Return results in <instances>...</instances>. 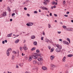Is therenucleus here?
Returning <instances> with one entry per match:
<instances>
[{
  "label": "nucleus",
  "instance_id": "obj_46",
  "mask_svg": "<svg viewBox=\"0 0 73 73\" xmlns=\"http://www.w3.org/2000/svg\"><path fill=\"white\" fill-rule=\"evenodd\" d=\"M43 38H44V37H42L41 38V40H43Z\"/></svg>",
  "mask_w": 73,
  "mask_h": 73
},
{
  "label": "nucleus",
  "instance_id": "obj_34",
  "mask_svg": "<svg viewBox=\"0 0 73 73\" xmlns=\"http://www.w3.org/2000/svg\"><path fill=\"white\" fill-rule=\"evenodd\" d=\"M29 24H30V26H32V25H33V23H30Z\"/></svg>",
  "mask_w": 73,
  "mask_h": 73
},
{
  "label": "nucleus",
  "instance_id": "obj_3",
  "mask_svg": "<svg viewBox=\"0 0 73 73\" xmlns=\"http://www.w3.org/2000/svg\"><path fill=\"white\" fill-rule=\"evenodd\" d=\"M40 8L42 9V10H46V11H48V8L46 7H44L42 6H41L40 7Z\"/></svg>",
  "mask_w": 73,
  "mask_h": 73
},
{
  "label": "nucleus",
  "instance_id": "obj_37",
  "mask_svg": "<svg viewBox=\"0 0 73 73\" xmlns=\"http://www.w3.org/2000/svg\"><path fill=\"white\" fill-rule=\"evenodd\" d=\"M34 13H37V11H35L34 12Z\"/></svg>",
  "mask_w": 73,
  "mask_h": 73
},
{
  "label": "nucleus",
  "instance_id": "obj_17",
  "mask_svg": "<svg viewBox=\"0 0 73 73\" xmlns=\"http://www.w3.org/2000/svg\"><path fill=\"white\" fill-rule=\"evenodd\" d=\"M37 42L36 41H35L34 42L33 44L34 45H37Z\"/></svg>",
  "mask_w": 73,
  "mask_h": 73
},
{
  "label": "nucleus",
  "instance_id": "obj_16",
  "mask_svg": "<svg viewBox=\"0 0 73 73\" xmlns=\"http://www.w3.org/2000/svg\"><path fill=\"white\" fill-rule=\"evenodd\" d=\"M12 35V33L9 34L7 35V37H11V36Z\"/></svg>",
  "mask_w": 73,
  "mask_h": 73
},
{
  "label": "nucleus",
  "instance_id": "obj_2",
  "mask_svg": "<svg viewBox=\"0 0 73 73\" xmlns=\"http://www.w3.org/2000/svg\"><path fill=\"white\" fill-rule=\"evenodd\" d=\"M11 50V48H9L7 50V51H6V53L7 56H9V50Z\"/></svg>",
  "mask_w": 73,
  "mask_h": 73
},
{
  "label": "nucleus",
  "instance_id": "obj_58",
  "mask_svg": "<svg viewBox=\"0 0 73 73\" xmlns=\"http://www.w3.org/2000/svg\"><path fill=\"white\" fill-rule=\"evenodd\" d=\"M53 7L54 8H56V6H54Z\"/></svg>",
  "mask_w": 73,
  "mask_h": 73
},
{
  "label": "nucleus",
  "instance_id": "obj_56",
  "mask_svg": "<svg viewBox=\"0 0 73 73\" xmlns=\"http://www.w3.org/2000/svg\"><path fill=\"white\" fill-rule=\"evenodd\" d=\"M59 41H62V39H59Z\"/></svg>",
  "mask_w": 73,
  "mask_h": 73
},
{
  "label": "nucleus",
  "instance_id": "obj_61",
  "mask_svg": "<svg viewBox=\"0 0 73 73\" xmlns=\"http://www.w3.org/2000/svg\"><path fill=\"white\" fill-rule=\"evenodd\" d=\"M53 6H52L51 7V9H53Z\"/></svg>",
  "mask_w": 73,
  "mask_h": 73
},
{
  "label": "nucleus",
  "instance_id": "obj_14",
  "mask_svg": "<svg viewBox=\"0 0 73 73\" xmlns=\"http://www.w3.org/2000/svg\"><path fill=\"white\" fill-rule=\"evenodd\" d=\"M23 63H21L19 64V65L20 66H23Z\"/></svg>",
  "mask_w": 73,
  "mask_h": 73
},
{
  "label": "nucleus",
  "instance_id": "obj_25",
  "mask_svg": "<svg viewBox=\"0 0 73 73\" xmlns=\"http://www.w3.org/2000/svg\"><path fill=\"white\" fill-rule=\"evenodd\" d=\"M67 41L69 42L70 44V39H69V38H67Z\"/></svg>",
  "mask_w": 73,
  "mask_h": 73
},
{
  "label": "nucleus",
  "instance_id": "obj_28",
  "mask_svg": "<svg viewBox=\"0 0 73 73\" xmlns=\"http://www.w3.org/2000/svg\"><path fill=\"white\" fill-rule=\"evenodd\" d=\"M36 53H39L40 52V50L38 49L36 50Z\"/></svg>",
  "mask_w": 73,
  "mask_h": 73
},
{
  "label": "nucleus",
  "instance_id": "obj_38",
  "mask_svg": "<svg viewBox=\"0 0 73 73\" xmlns=\"http://www.w3.org/2000/svg\"><path fill=\"white\" fill-rule=\"evenodd\" d=\"M15 15V13H13L12 14V17H13V16H14Z\"/></svg>",
  "mask_w": 73,
  "mask_h": 73
},
{
  "label": "nucleus",
  "instance_id": "obj_11",
  "mask_svg": "<svg viewBox=\"0 0 73 73\" xmlns=\"http://www.w3.org/2000/svg\"><path fill=\"white\" fill-rule=\"evenodd\" d=\"M2 15L3 16H5L7 15V12L5 11V12H3L2 14Z\"/></svg>",
  "mask_w": 73,
  "mask_h": 73
},
{
  "label": "nucleus",
  "instance_id": "obj_63",
  "mask_svg": "<svg viewBox=\"0 0 73 73\" xmlns=\"http://www.w3.org/2000/svg\"><path fill=\"white\" fill-rule=\"evenodd\" d=\"M20 50H21V49H22V48L21 47L20 48Z\"/></svg>",
  "mask_w": 73,
  "mask_h": 73
},
{
  "label": "nucleus",
  "instance_id": "obj_41",
  "mask_svg": "<svg viewBox=\"0 0 73 73\" xmlns=\"http://www.w3.org/2000/svg\"><path fill=\"white\" fill-rule=\"evenodd\" d=\"M48 48L49 49H51V47H50V46H48Z\"/></svg>",
  "mask_w": 73,
  "mask_h": 73
},
{
  "label": "nucleus",
  "instance_id": "obj_31",
  "mask_svg": "<svg viewBox=\"0 0 73 73\" xmlns=\"http://www.w3.org/2000/svg\"><path fill=\"white\" fill-rule=\"evenodd\" d=\"M66 41L64 40L63 41V43L64 44H66Z\"/></svg>",
  "mask_w": 73,
  "mask_h": 73
},
{
  "label": "nucleus",
  "instance_id": "obj_19",
  "mask_svg": "<svg viewBox=\"0 0 73 73\" xmlns=\"http://www.w3.org/2000/svg\"><path fill=\"white\" fill-rule=\"evenodd\" d=\"M44 1L46 3H49V0H44Z\"/></svg>",
  "mask_w": 73,
  "mask_h": 73
},
{
  "label": "nucleus",
  "instance_id": "obj_35",
  "mask_svg": "<svg viewBox=\"0 0 73 73\" xmlns=\"http://www.w3.org/2000/svg\"><path fill=\"white\" fill-rule=\"evenodd\" d=\"M26 25L28 26V27H30L31 26L30 25V24H29L28 23H27L26 24Z\"/></svg>",
  "mask_w": 73,
  "mask_h": 73
},
{
  "label": "nucleus",
  "instance_id": "obj_10",
  "mask_svg": "<svg viewBox=\"0 0 73 73\" xmlns=\"http://www.w3.org/2000/svg\"><path fill=\"white\" fill-rule=\"evenodd\" d=\"M66 59V56H64L63 58V59H62V62H65L66 60H65Z\"/></svg>",
  "mask_w": 73,
  "mask_h": 73
},
{
  "label": "nucleus",
  "instance_id": "obj_39",
  "mask_svg": "<svg viewBox=\"0 0 73 73\" xmlns=\"http://www.w3.org/2000/svg\"><path fill=\"white\" fill-rule=\"evenodd\" d=\"M51 52H53V48L51 49Z\"/></svg>",
  "mask_w": 73,
  "mask_h": 73
},
{
  "label": "nucleus",
  "instance_id": "obj_44",
  "mask_svg": "<svg viewBox=\"0 0 73 73\" xmlns=\"http://www.w3.org/2000/svg\"><path fill=\"white\" fill-rule=\"evenodd\" d=\"M27 16H28L29 17V16H30V15L29 14H27Z\"/></svg>",
  "mask_w": 73,
  "mask_h": 73
},
{
  "label": "nucleus",
  "instance_id": "obj_55",
  "mask_svg": "<svg viewBox=\"0 0 73 73\" xmlns=\"http://www.w3.org/2000/svg\"><path fill=\"white\" fill-rule=\"evenodd\" d=\"M67 14H69V12L68 11L66 13Z\"/></svg>",
  "mask_w": 73,
  "mask_h": 73
},
{
  "label": "nucleus",
  "instance_id": "obj_32",
  "mask_svg": "<svg viewBox=\"0 0 73 73\" xmlns=\"http://www.w3.org/2000/svg\"><path fill=\"white\" fill-rule=\"evenodd\" d=\"M62 27L63 28H64L65 29H66V28H67V27H66V26H62Z\"/></svg>",
  "mask_w": 73,
  "mask_h": 73
},
{
  "label": "nucleus",
  "instance_id": "obj_29",
  "mask_svg": "<svg viewBox=\"0 0 73 73\" xmlns=\"http://www.w3.org/2000/svg\"><path fill=\"white\" fill-rule=\"evenodd\" d=\"M48 26L49 28H51V26H50V24H48Z\"/></svg>",
  "mask_w": 73,
  "mask_h": 73
},
{
  "label": "nucleus",
  "instance_id": "obj_57",
  "mask_svg": "<svg viewBox=\"0 0 73 73\" xmlns=\"http://www.w3.org/2000/svg\"><path fill=\"white\" fill-rule=\"evenodd\" d=\"M5 42H7V40H5Z\"/></svg>",
  "mask_w": 73,
  "mask_h": 73
},
{
  "label": "nucleus",
  "instance_id": "obj_1",
  "mask_svg": "<svg viewBox=\"0 0 73 73\" xmlns=\"http://www.w3.org/2000/svg\"><path fill=\"white\" fill-rule=\"evenodd\" d=\"M41 55L40 54H37V55H34L33 56V58L35 60H36L38 58V56H40Z\"/></svg>",
  "mask_w": 73,
  "mask_h": 73
},
{
  "label": "nucleus",
  "instance_id": "obj_9",
  "mask_svg": "<svg viewBox=\"0 0 73 73\" xmlns=\"http://www.w3.org/2000/svg\"><path fill=\"white\" fill-rule=\"evenodd\" d=\"M56 46L57 48H58L59 49H62V47H61V46L58 44H57V45H56Z\"/></svg>",
  "mask_w": 73,
  "mask_h": 73
},
{
  "label": "nucleus",
  "instance_id": "obj_42",
  "mask_svg": "<svg viewBox=\"0 0 73 73\" xmlns=\"http://www.w3.org/2000/svg\"><path fill=\"white\" fill-rule=\"evenodd\" d=\"M24 10H27V8H26V7H24Z\"/></svg>",
  "mask_w": 73,
  "mask_h": 73
},
{
  "label": "nucleus",
  "instance_id": "obj_24",
  "mask_svg": "<svg viewBox=\"0 0 73 73\" xmlns=\"http://www.w3.org/2000/svg\"><path fill=\"white\" fill-rule=\"evenodd\" d=\"M36 49V47H33V48H31V50H35Z\"/></svg>",
  "mask_w": 73,
  "mask_h": 73
},
{
  "label": "nucleus",
  "instance_id": "obj_26",
  "mask_svg": "<svg viewBox=\"0 0 73 73\" xmlns=\"http://www.w3.org/2000/svg\"><path fill=\"white\" fill-rule=\"evenodd\" d=\"M7 10H8V11H9V12H11V9H10V8H9V7H8L7 8Z\"/></svg>",
  "mask_w": 73,
  "mask_h": 73
},
{
  "label": "nucleus",
  "instance_id": "obj_7",
  "mask_svg": "<svg viewBox=\"0 0 73 73\" xmlns=\"http://www.w3.org/2000/svg\"><path fill=\"white\" fill-rule=\"evenodd\" d=\"M42 69H43V70H46L48 69H47V68L45 66H42Z\"/></svg>",
  "mask_w": 73,
  "mask_h": 73
},
{
  "label": "nucleus",
  "instance_id": "obj_47",
  "mask_svg": "<svg viewBox=\"0 0 73 73\" xmlns=\"http://www.w3.org/2000/svg\"><path fill=\"white\" fill-rule=\"evenodd\" d=\"M50 16H52V13H50Z\"/></svg>",
  "mask_w": 73,
  "mask_h": 73
},
{
  "label": "nucleus",
  "instance_id": "obj_64",
  "mask_svg": "<svg viewBox=\"0 0 73 73\" xmlns=\"http://www.w3.org/2000/svg\"><path fill=\"white\" fill-rule=\"evenodd\" d=\"M71 22H72V23H73V20H71Z\"/></svg>",
  "mask_w": 73,
  "mask_h": 73
},
{
  "label": "nucleus",
  "instance_id": "obj_8",
  "mask_svg": "<svg viewBox=\"0 0 73 73\" xmlns=\"http://www.w3.org/2000/svg\"><path fill=\"white\" fill-rule=\"evenodd\" d=\"M56 51L57 52H60L61 51V49L59 48H57L56 49Z\"/></svg>",
  "mask_w": 73,
  "mask_h": 73
},
{
  "label": "nucleus",
  "instance_id": "obj_13",
  "mask_svg": "<svg viewBox=\"0 0 73 73\" xmlns=\"http://www.w3.org/2000/svg\"><path fill=\"white\" fill-rule=\"evenodd\" d=\"M52 4L53 5H57V3L55 2V1L52 2Z\"/></svg>",
  "mask_w": 73,
  "mask_h": 73
},
{
  "label": "nucleus",
  "instance_id": "obj_6",
  "mask_svg": "<svg viewBox=\"0 0 73 73\" xmlns=\"http://www.w3.org/2000/svg\"><path fill=\"white\" fill-rule=\"evenodd\" d=\"M50 58L51 60H54V55H51L50 56Z\"/></svg>",
  "mask_w": 73,
  "mask_h": 73
},
{
  "label": "nucleus",
  "instance_id": "obj_22",
  "mask_svg": "<svg viewBox=\"0 0 73 73\" xmlns=\"http://www.w3.org/2000/svg\"><path fill=\"white\" fill-rule=\"evenodd\" d=\"M19 41V39H17L15 40V42L16 43H18Z\"/></svg>",
  "mask_w": 73,
  "mask_h": 73
},
{
  "label": "nucleus",
  "instance_id": "obj_43",
  "mask_svg": "<svg viewBox=\"0 0 73 73\" xmlns=\"http://www.w3.org/2000/svg\"><path fill=\"white\" fill-rule=\"evenodd\" d=\"M43 3H44V5H46V4H47L45 2H44Z\"/></svg>",
  "mask_w": 73,
  "mask_h": 73
},
{
  "label": "nucleus",
  "instance_id": "obj_33",
  "mask_svg": "<svg viewBox=\"0 0 73 73\" xmlns=\"http://www.w3.org/2000/svg\"><path fill=\"white\" fill-rule=\"evenodd\" d=\"M67 29V31H71V29Z\"/></svg>",
  "mask_w": 73,
  "mask_h": 73
},
{
  "label": "nucleus",
  "instance_id": "obj_4",
  "mask_svg": "<svg viewBox=\"0 0 73 73\" xmlns=\"http://www.w3.org/2000/svg\"><path fill=\"white\" fill-rule=\"evenodd\" d=\"M24 48L25 50H27L28 49V48L27 47V46L25 44L24 45V47H23V49H24Z\"/></svg>",
  "mask_w": 73,
  "mask_h": 73
},
{
  "label": "nucleus",
  "instance_id": "obj_60",
  "mask_svg": "<svg viewBox=\"0 0 73 73\" xmlns=\"http://www.w3.org/2000/svg\"><path fill=\"white\" fill-rule=\"evenodd\" d=\"M25 41H26V40H24L23 41V43H25Z\"/></svg>",
  "mask_w": 73,
  "mask_h": 73
},
{
  "label": "nucleus",
  "instance_id": "obj_52",
  "mask_svg": "<svg viewBox=\"0 0 73 73\" xmlns=\"http://www.w3.org/2000/svg\"><path fill=\"white\" fill-rule=\"evenodd\" d=\"M18 67L19 66H18V65H16V67L17 68H18Z\"/></svg>",
  "mask_w": 73,
  "mask_h": 73
},
{
  "label": "nucleus",
  "instance_id": "obj_53",
  "mask_svg": "<svg viewBox=\"0 0 73 73\" xmlns=\"http://www.w3.org/2000/svg\"><path fill=\"white\" fill-rule=\"evenodd\" d=\"M22 56H24V55H25V54H24L23 53H22Z\"/></svg>",
  "mask_w": 73,
  "mask_h": 73
},
{
  "label": "nucleus",
  "instance_id": "obj_59",
  "mask_svg": "<svg viewBox=\"0 0 73 73\" xmlns=\"http://www.w3.org/2000/svg\"><path fill=\"white\" fill-rule=\"evenodd\" d=\"M58 33L59 34H60V33H61V32L60 31V32H58Z\"/></svg>",
  "mask_w": 73,
  "mask_h": 73
},
{
  "label": "nucleus",
  "instance_id": "obj_20",
  "mask_svg": "<svg viewBox=\"0 0 73 73\" xmlns=\"http://www.w3.org/2000/svg\"><path fill=\"white\" fill-rule=\"evenodd\" d=\"M55 66V65L54 64H52L51 66V67L52 68H54Z\"/></svg>",
  "mask_w": 73,
  "mask_h": 73
},
{
  "label": "nucleus",
  "instance_id": "obj_27",
  "mask_svg": "<svg viewBox=\"0 0 73 73\" xmlns=\"http://www.w3.org/2000/svg\"><path fill=\"white\" fill-rule=\"evenodd\" d=\"M13 53L14 54H17V52H16L15 51H13Z\"/></svg>",
  "mask_w": 73,
  "mask_h": 73
},
{
  "label": "nucleus",
  "instance_id": "obj_45",
  "mask_svg": "<svg viewBox=\"0 0 73 73\" xmlns=\"http://www.w3.org/2000/svg\"><path fill=\"white\" fill-rule=\"evenodd\" d=\"M54 15L55 17H57V14H54Z\"/></svg>",
  "mask_w": 73,
  "mask_h": 73
},
{
  "label": "nucleus",
  "instance_id": "obj_36",
  "mask_svg": "<svg viewBox=\"0 0 73 73\" xmlns=\"http://www.w3.org/2000/svg\"><path fill=\"white\" fill-rule=\"evenodd\" d=\"M66 4V2L65 1H64L63 2V4Z\"/></svg>",
  "mask_w": 73,
  "mask_h": 73
},
{
  "label": "nucleus",
  "instance_id": "obj_49",
  "mask_svg": "<svg viewBox=\"0 0 73 73\" xmlns=\"http://www.w3.org/2000/svg\"><path fill=\"white\" fill-rule=\"evenodd\" d=\"M2 43L3 44H5V42L4 41H2Z\"/></svg>",
  "mask_w": 73,
  "mask_h": 73
},
{
  "label": "nucleus",
  "instance_id": "obj_15",
  "mask_svg": "<svg viewBox=\"0 0 73 73\" xmlns=\"http://www.w3.org/2000/svg\"><path fill=\"white\" fill-rule=\"evenodd\" d=\"M33 64H37V61L36 60H34L33 62Z\"/></svg>",
  "mask_w": 73,
  "mask_h": 73
},
{
  "label": "nucleus",
  "instance_id": "obj_48",
  "mask_svg": "<svg viewBox=\"0 0 73 73\" xmlns=\"http://www.w3.org/2000/svg\"><path fill=\"white\" fill-rule=\"evenodd\" d=\"M64 16H65V17H68V15H64Z\"/></svg>",
  "mask_w": 73,
  "mask_h": 73
},
{
  "label": "nucleus",
  "instance_id": "obj_12",
  "mask_svg": "<svg viewBox=\"0 0 73 73\" xmlns=\"http://www.w3.org/2000/svg\"><path fill=\"white\" fill-rule=\"evenodd\" d=\"M33 58V56H30L29 59V61H31L32 60Z\"/></svg>",
  "mask_w": 73,
  "mask_h": 73
},
{
  "label": "nucleus",
  "instance_id": "obj_50",
  "mask_svg": "<svg viewBox=\"0 0 73 73\" xmlns=\"http://www.w3.org/2000/svg\"><path fill=\"white\" fill-rule=\"evenodd\" d=\"M25 59H26V60H28V57H25Z\"/></svg>",
  "mask_w": 73,
  "mask_h": 73
},
{
  "label": "nucleus",
  "instance_id": "obj_5",
  "mask_svg": "<svg viewBox=\"0 0 73 73\" xmlns=\"http://www.w3.org/2000/svg\"><path fill=\"white\" fill-rule=\"evenodd\" d=\"M38 60L39 61H42V57L41 56H40V58L38 59Z\"/></svg>",
  "mask_w": 73,
  "mask_h": 73
},
{
  "label": "nucleus",
  "instance_id": "obj_18",
  "mask_svg": "<svg viewBox=\"0 0 73 73\" xmlns=\"http://www.w3.org/2000/svg\"><path fill=\"white\" fill-rule=\"evenodd\" d=\"M32 39H34L35 38V36L34 35H32L31 36Z\"/></svg>",
  "mask_w": 73,
  "mask_h": 73
},
{
  "label": "nucleus",
  "instance_id": "obj_30",
  "mask_svg": "<svg viewBox=\"0 0 73 73\" xmlns=\"http://www.w3.org/2000/svg\"><path fill=\"white\" fill-rule=\"evenodd\" d=\"M46 41L47 42H49V40L48 39H46Z\"/></svg>",
  "mask_w": 73,
  "mask_h": 73
},
{
  "label": "nucleus",
  "instance_id": "obj_40",
  "mask_svg": "<svg viewBox=\"0 0 73 73\" xmlns=\"http://www.w3.org/2000/svg\"><path fill=\"white\" fill-rule=\"evenodd\" d=\"M66 44L67 45H68V44H69V42H67V41H66Z\"/></svg>",
  "mask_w": 73,
  "mask_h": 73
},
{
  "label": "nucleus",
  "instance_id": "obj_51",
  "mask_svg": "<svg viewBox=\"0 0 73 73\" xmlns=\"http://www.w3.org/2000/svg\"><path fill=\"white\" fill-rule=\"evenodd\" d=\"M43 35H44V36L45 35V33L44 31L43 32Z\"/></svg>",
  "mask_w": 73,
  "mask_h": 73
},
{
  "label": "nucleus",
  "instance_id": "obj_23",
  "mask_svg": "<svg viewBox=\"0 0 73 73\" xmlns=\"http://www.w3.org/2000/svg\"><path fill=\"white\" fill-rule=\"evenodd\" d=\"M14 58H15V56H14V55H13L12 56V59L13 60H14Z\"/></svg>",
  "mask_w": 73,
  "mask_h": 73
},
{
  "label": "nucleus",
  "instance_id": "obj_21",
  "mask_svg": "<svg viewBox=\"0 0 73 73\" xmlns=\"http://www.w3.org/2000/svg\"><path fill=\"white\" fill-rule=\"evenodd\" d=\"M73 56V55L72 54H69L68 55V57H72Z\"/></svg>",
  "mask_w": 73,
  "mask_h": 73
},
{
  "label": "nucleus",
  "instance_id": "obj_62",
  "mask_svg": "<svg viewBox=\"0 0 73 73\" xmlns=\"http://www.w3.org/2000/svg\"><path fill=\"white\" fill-rule=\"evenodd\" d=\"M7 73H12V72H9L8 71V72H7Z\"/></svg>",
  "mask_w": 73,
  "mask_h": 73
},
{
  "label": "nucleus",
  "instance_id": "obj_54",
  "mask_svg": "<svg viewBox=\"0 0 73 73\" xmlns=\"http://www.w3.org/2000/svg\"><path fill=\"white\" fill-rule=\"evenodd\" d=\"M10 21H12V20H13L12 19H10Z\"/></svg>",
  "mask_w": 73,
  "mask_h": 73
}]
</instances>
